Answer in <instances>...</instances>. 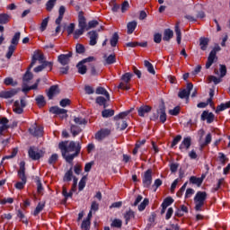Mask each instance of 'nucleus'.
I'll return each mask as SVG.
<instances>
[{
	"label": "nucleus",
	"mask_w": 230,
	"mask_h": 230,
	"mask_svg": "<svg viewBox=\"0 0 230 230\" xmlns=\"http://www.w3.org/2000/svg\"><path fill=\"white\" fill-rule=\"evenodd\" d=\"M59 150H61L62 157L66 161V163H73V159L75 157H78V154L82 150V146H80V142L75 141H64L59 143L58 145Z\"/></svg>",
	"instance_id": "f257e3e1"
},
{
	"label": "nucleus",
	"mask_w": 230,
	"mask_h": 230,
	"mask_svg": "<svg viewBox=\"0 0 230 230\" xmlns=\"http://www.w3.org/2000/svg\"><path fill=\"white\" fill-rule=\"evenodd\" d=\"M206 200H208V192L198 191L194 197V209L197 211H202V208H204Z\"/></svg>",
	"instance_id": "f03ea898"
},
{
	"label": "nucleus",
	"mask_w": 230,
	"mask_h": 230,
	"mask_svg": "<svg viewBox=\"0 0 230 230\" xmlns=\"http://www.w3.org/2000/svg\"><path fill=\"white\" fill-rule=\"evenodd\" d=\"M160 116V121L161 123H165L166 122V107L164 106V103H162L156 113H153V115L150 117V119L152 121H157L159 119Z\"/></svg>",
	"instance_id": "7ed1b4c3"
},
{
	"label": "nucleus",
	"mask_w": 230,
	"mask_h": 230,
	"mask_svg": "<svg viewBox=\"0 0 230 230\" xmlns=\"http://www.w3.org/2000/svg\"><path fill=\"white\" fill-rule=\"evenodd\" d=\"M21 39V32H16L11 40V45L8 47V51L5 55L6 58L10 60L12 58V55L15 51L17 48V44H19V40Z\"/></svg>",
	"instance_id": "20e7f679"
},
{
	"label": "nucleus",
	"mask_w": 230,
	"mask_h": 230,
	"mask_svg": "<svg viewBox=\"0 0 230 230\" xmlns=\"http://www.w3.org/2000/svg\"><path fill=\"white\" fill-rule=\"evenodd\" d=\"M29 157L32 159V161H39L41 157H44V151L38 149L35 146H31L28 151Z\"/></svg>",
	"instance_id": "39448f33"
},
{
	"label": "nucleus",
	"mask_w": 230,
	"mask_h": 230,
	"mask_svg": "<svg viewBox=\"0 0 230 230\" xmlns=\"http://www.w3.org/2000/svg\"><path fill=\"white\" fill-rule=\"evenodd\" d=\"M222 49L220 46L217 45L209 53V56L208 58V61L206 63V69H209L211 66H213V63L215 62V58H217V52L220 51Z\"/></svg>",
	"instance_id": "423d86ee"
},
{
	"label": "nucleus",
	"mask_w": 230,
	"mask_h": 230,
	"mask_svg": "<svg viewBox=\"0 0 230 230\" xmlns=\"http://www.w3.org/2000/svg\"><path fill=\"white\" fill-rule=\"evenodd\" d=\"M24 107H26V100L21 99V101H15L13 106V111L15 114H22L24 112Z\"/></svg>",
	"instance_id": "0eeeda50"
},
{
	"label": "nucleus",
	"mask_w": 230,
	"mask_h": 230,
	"mask_svg": "<svg viewBox=\"0 0 230 230\" xmlns=\"http://www.w3.org/2000/svg\"><path fill=\"white\" fill-rule=\"evenodd\" d=\"M18 177L19 180L22 181V182H27L28 178L26 177V162L22 161L20 163V168L18 170Z\"/></svg>",
	"instance_id": "6e6552de"
},
{
	"label": "nucleus",
	"mask_w": 230,
	"mask_h": 230,
	"mask_svg": "<svg viewBox=\"0 0 230 230\" xmlns=\"http://www.w3.org/2000/svg\"><path fill=\"white\" fill-rule=\"evenodd\" d=\"M142 182L144 188H150L152 184V170L148 169L145 172L143 177H142Z\"/></svg>",
	"instance_id": "1a4fd4ad"
},
{
	"label": "nucleus",
	"mask_w": 230,
	"mask_h": 230,
	"mask_svg": "<svg viewBox=\"0 0 230 230\" xmlns=\"http://www.w3.org/2000/svg\"><path fill=\"white\" fill-rule=\"evenodd\" d=\"M192 89H193V84L188 83L186 89H183L179 92L178 93L179 98H181V100H183L184 98H190V94Z\"/></svg>",
	"instance_id": "9d476101"
},
{
	"label": "nucleus",
	"mask_w": 230,
	"mask_h": 230,
	"mask_svg": "<svg viewBox=\"0 0 230 230\" xmlns=\"http://www.w3.org/2000/svg\"><path fill=\"white\" fill-rule=\"evenodd\" d=\"M71 57H73V52H69L68 54H61L58 57V62L61 64V66H68Z\"/></svg>",
	"instance_id": "9b49d317"
},
{
	"label": "nucleus",
	"mask_w": 230,
	"mask_h": 230,
	"mask_svg": "<svg viewBox=\"0 0 230 230\" xmlns=\"http://www.w3.org/2000/svg\"><path fill=\"white\" fill-rule=\"evenodd\" d=\"M29 132L34 137H42V132H44V129L42 128V127L34 124L31 128H29Z\"/></svg>",
	"instance_id": "f8f14e48"
},
{
	"label": "nucleus",
	"mask_w": 230,
	"mask_h": 230,
	"mask_svg": "<svg viewBox=\"0 0 230 230\" xmlns=\"http://www.w3.org/2000/svg\"><path fill=\"white\" fill-rule=\"evenodd\" d=\"M78 28H81L87 31V28H88L87 20L85 19V16H84L83 11H80L78 13Z\"/></svg>",
	"instance_id": "ddd939ff"
},
{
	"label": "nucleus",
	"mask_w": 230,
	"mask_h": 230,
	"mask_svg": "<svg viewBox=\"0 0 230 230\" xmlns=\"http://www.w3.org/2000/svg\"><path fill=\"white\" fill-rule=\"evenodd\" d=\"M37 60L40 62V64L44 63V54H40L39 52L34 53L29 69H31V67L37 64Z\"/></svg>",
	"instance_id": "4468645a"
},
{
	"label": "nucleus",
	"mask_w": 230,
	"mask_h": 230,
	"mask_svg": "<svg viewBox=\"0 0 230 230\" xmlns=\"http://www.w3.org/2000/svg\"><path fill=\"white\" fill-rule=\"evenodd\" d=\"M137 109L138 116H140V118H145V116H147L148 113L152 111V107L148 105H142Z\"/></svg>",
	"instance_id": "2eb2a0df"
},
{
	"label": "nucleus",
	"mask_w": 230,
	"mask_h": 230,
	"mask_svg": "<svg viewBox=\"0 0 230 230\" xmlns=\"http://www.w3.org/2000/svg\"><path fill=\"white\" fill-rule=\"evenodd\" d=\"M49 111L52 114L62 115L61 118H67V110L66 109L58 108V106H53Z\"/></svg>",
	"instance_id": "dca6fc26"
},
{
	"label": "nucleus",
	"mask_w": 230,
	"mask_h": 230,
	"mask_svg": "<svg viewBox=\"0 0 230 230\" xmlns=\"http://www.w3.org/2000/svg\"><path fill=\"white\" fill-rule=\"evenodd\" d=\"M107 136H111V131L109 128H103L95 134V139H97V141H102V139H105Z\"/></svg>",
	"instance_id": "f3484780"
},
{
	"label": "nucleus",
	"mask_w": 230,
	"mask_h": 230,
	"mask_svg": "<svg viewBox=\"0 0 230 230\" xmlns=\"http://www.w3.org/2000/svg\"><path fill=\"white\" fill-rule=\"evenodd\" d=\"M190 146H191V137H188L182 140L180 145V150L181 152H186L187 150H190Z\"/></svg>",
	"instance_id": "a211bd4d"
},
{
	"label": "nucleus",
	"mask_w": 230,
	"mask_h": 230,
	"mask_svg": "<svg viewBox=\"0 0 230 230\" xmlns=\"http://www.w3.org/2000/svg\"><path fill=\"white\" fill-rule=\"evenodd\" d=\"M46 67H49V71H51V69H53V62L44 61L40 66L34 68V73H40V71L46 69Z\"/></svg>",
	"instance_id": "6ab92c4d"
},
{
	"label": "nucleus",
	"mask_w": 230,
	"mask_h": 230,
	"mask_svg": "<svg viewBox=\"0 0 230 230\" xmlns=\"http://www.w3.org/2000/svg\"><path fill=\"white\" fill-rule=\"evenodd\" d=\"M8 123H10V120H8L6 117L0 119V125H2L0 126V136H3L4 130H8L10 128V125H8Z\"/></svg>",
	"instance_id": "aec40b11"
},
{
	"label": "nucleus",
	"mask_w": 230,
	"mask_h": 230,
	"mask_svg": "<svg viewBox=\"0 0 230 230\" xmlns=\"http://www.w3.org/2000/svg\"><path fill=\"white\" fill-rule=\"evenodd\" d=\"M47 94L49 96V100H53L54 96L60 94V89L58 88V85L50 86Z\"/></svg>",
	"instance_id": "412c9836"
},
{
	"label": "nucleus",
	"mask_w": 230,
	"mask_h": 230,
	"mask_svg": "<svg viewBox=\"0 0 230 230\" xmlns=\"http://www.w3.org/2000/svg\"><path fill=\"white\" fill-rule=\"evenodd\" d=\"M201 119L202 121H206L207 123H213V121H215V114L213 113H209L208 111H203L201 114Z\"/></svg>",
	"instance_id": "4be33fe9"
},
{
	"label": "nucleus",
	"mask_w": 230,
	"mask_h": 230,
	"mask_svg": "<svg viewBox=\"0 0 230 230\" xmlns=\"http://www.w3.org/2000/svg\"><path fill=\"white\" fill-rule=\"evenodd\" d=\"M15 94H17V90L12 89L9 91L1 92L0 98H5V99L13 98V96H15Z\"/></svg>",
	"instance_id": "5701e85b"
},
{
	"label": "nucleus",
	"mask_w": 230,
	"mask_h": 230,
	"mask_svg": "<svg viewBox=\"0 0 230 230\" xmlns=\"http://www.w3.org/2000/svg\"><path fill=\"white\" fill-rule=\"evenodd\" d=\"M205 175H202V177L198 178L196 176H191L190 178V182H191V184H196L199 188V186H202V182H204V179H205Z\"/></svg>",
	"instance_id": "b1692460"
},
{
	"label": "nucleus",
	"mask_w": 230,
	"mask_h": 230,
	"mask_svg": "<svg viewBox=\"0 0 230 230\" xmlns=\"http://www.w3.org/2000/svg\"><path fill=\"white\" fill-rule=\"evenodd\" d=\"M95 93L96 94H102L108 102H111V94H109L105 88L99 86L96 88Z\"/></svg>",
	"instance_id": "393cba45"
},
{
	"label": "nucleus",
	"mask_w": 230,
	"mask_h": 230,
	"mask_svg": "<svg viewBox=\"0 0 230 230\" xmlns=\"http://www.w3.org/2000/svg\"><path fill=\"white\" fill-rule=\"evenodd\" d=\"M88 35H90V46H96L98 40V34L96 31H92L88 32Z\"/></svg>",
	"instance_id": "a878e982"
},
{
	"label": "nucleus",
	"mask_w": 230,
	"mask_h": 230,
	"mask_svg": "<svg viewBox=\"0 0 230 230\" xmlns=\"http://www.w3.org/2000/svg\"><path fill=\"white\" fill-rule=\"evenodd\" d=\"M171 39H173V31L166 29L164 32L163 40H165V42H169Z\"/></svg>",
	"instance_id": "bb28decb"
},
{
	"label": "nucleus",
	"mask_w": 230,
	"mask_h": 230,
	"mask_svg": "<svg viewBox=\"0 0 230 230\" xmlns=\"http://www.w3.org/2000/svg\"><path fill=\"white\" fill-rule=\"evenodd\" d=\"M180 22H178L175 25L174 31L176 33V40L178 44H181L182 39V33L181 32V28L179 27Z\"/></svg>",
	"instance_id": "cd10ccee"
},
{
	"label": "nucleus",
	"mask_w": 230,
	"mask_h": 230,
	"mask_svg": "<svg viewBox=\"0 0 230 230\" xmlns=\"http://www.w3.org/2000/svg\"><path fill=\"white\" fill-rule=\"evenodd\" d=\"M127 28L128 35H131V33H134L136 28H137V22H129L127 25Z\"/></svg>",
	"instance_id": "c85d7f7f"
},
{
	"label": "nucleus",
	"mask_w": 230,
	"mask_h": 230,
	"mask_svg": "<svg viewBox=\"0 0 230 230\" xmlns=\"http://www.w3.org/2000/svg\"><path fill=\"white\" fill-rule=\"evenodd\" d=\"M130 112H132V110L119 113L118 115H116L114 117L115 121L125 119V118H127V116H128V114H130Z\"/></svg>",
	"instance_id": "c756f323"
},
{
	"label": "nucleus",
	"mask_w": 230,
	"mask_h": 230,
	"mask_svg": "<svg viewBox=\"0 0 230 230\" xmlns=\"http://www.w3.org/2000/svg\"><path fill=\"white\" fill-rule=\"evenodd\" d=\"M208 44H209V40L208 38L199 39V46L202 51H206V49H208Z\"/></svg>",
	"instance_id": "7c9ffc66"
},
{
	"label": "nucleus",
	"mask_w": 230,
	"mask_h": 230,
	"mask_svg": "<svg viewBox=\"0 0 230 230\" xmlns=\"http://www.w3.org/2000/svg\"><path fill=\"white\" fill-rule=\"evenodd\" d=\"M84 63L80 61L77 65L76 67L78 69L79 75H85L87 73V66L84 65Z\"/></svg>",
	"instance_id": "2f4dec72"
},
{
	"label": "nucleus",
	"mask_w": 230,
	"mask_h": 230,
	"mask_svg": "<svg viewBox=\"0 0 230 230\" xmlns=\"http://www.w3.org/2000/svg\"><path fill=\"white\" fill-rule=\"evenodd\" d=\"M116 125H117L118 130H125V128L128 127L127 120H123V119L117 120Z\"/></svg>",
	"instance_id": "473e14b6"
},
{
	"label": "nucleus",
	"mask_w": 230,
	"mask_h": 230,
	"mask_svg": "<svg viewBox=\"0 0 230 230\" xmlns=\"http://www.w3.org/2000/svg\"><path fill=\"white\" fill-rule=\"evenodd\" d=\"M144 66L146 67L148 73L151 75H155V69H154V65H152V63H150L148 60H145Z\"/></svg>",
	"instance_id": "72a5a7b5"
},
{
	"label": "nucleus",
	"mask_w": 230,
	"mask_h": 230,
	"mask_svg": "<svg viewBox=\"0 0 230 230\" xmlns=\"http://www.w3.org/2000/svg\"><path fill=\"white\" fill-rule=\"evenodd\" d=\"M95 102L98 105L103 106L104 109H106L107 102H109V101L107 99H105V97H103V96H99L96 98Z\"/></svg>",
	"instance_id": "f704fd0d"
},
{
	"label": "nucleus",
	"mask_w": 230,
	"mask_h": 230,
	"mask_svg": "<svg viewBox=\"0 0 230 230\" xmlns=\"http://www.w3.org/2000/svg\"><path fill=\"white\" fill-rule=\"evenodd\" d=\"M119 40V35H118V32H114V34L112 35L110 40L111 48H116Z\"/></svg>",
	"instance_id": "c9c22d12"
},
{
	"label": "nucleus",
	"mask_w": 230,
	"mask_h": 230,
	"mask_svg": "<svg viewBox=\"0 0 230 230\" xmlns=\"http://www.w3.org/2000/svg\"><path fill=\"white\" fill-rule=\"evenodd\" d=\"M71 134L73 135L74 137H76L80 132H82V128L76 125H72L70 128Z\"/></svg>",
	"instance_id": "e433bc0d"
},
{
	"label": "nucleus",
	"mask_w": 230,
	"mask_h": 230,
	"mask_svg": "<svg viewBox=\"0 0 230 230\" xmlns=\"http://www.w3.org/2000/svg\"><path fill=\"white\" fill-rule=\"evenodd\" d=\"M208 84H211V82H213L215 84V85H218V84H220V82H222V77H217L215 75H209L208 77Z\"/></svg>",
	"instance_id": "4c0bfd02"
},
{
	"label": "nucleus",
	"mask_w": 230,
	"mask_h": 230,
	"mask_svg": "<svg viewBox=\"0 0 230 230\" xmlns=\"http://www.w3.org/2000/svg\"><path fill=\"white\" fill-rule=\"evenodd\" d=\"M36 103L39 107H44V105H46V100L44 99V95H38L36 97Z\"/></svg>",
	"instance_id": "58836bf2"
},
{
	"label": "nucleus",
	"mask_w": 230,
	"mask_h": 230,
	"mask_svg": "<svg viewBox=\"0 0 230 230\" xmlns=\"http://www.w3.org/2000/svg\"><path fill=\"white\" fill-rule=\"evenodd\" d=\"M45 206H46V202H40L34 210V213H33L34 217H37V215H39V213H40V211L44 209Z\"/></svg>",
	"instance_id": "ea45409f"
},
{
	"label": "nucleus",
	"mask_w": 230,
	"mask_h": 230,
	"mask_svg": "<svg viewBox=\"0 0 230 230\" xmlns=\"http://www.w3.org/2000/svg\"><path fill=\"white\" fill-rule=\"evenodd\" d=\"M55 4H57V0H49L46 4L47 12H51L55 8Z\"/></svg>",
	"instance_id": "a19ab883"
},
{
	"label": "nucleus",
	"mask_w": 230,
	"mask_h": 230,
	"mask_svg": "<svg viewBox=\"0 0 230 230\" xmlns=\"http://www.w3.org/2000/svg\"><path fill=\"white\" fill-rule=\"evenodd\" d=\"M10 22V15L6 13L0 14V24H7Z\"/></svg>",
	"instance_id": "79ce46f5"
},
{
	"label": "nucleus",
	"mask_w": 230,
	"mask_h": 230,
	"mask_svg": "<svg viewBox=\"0 0 230 230\" xmlns=\"http://www.w3.org/2000/svg\"><path fill=\"white\" fill-rule=\"evenodd\" d=\"M134 217H135L134 211L130 209L127 211L126 214L124 215L126 224H128L129 220H131V218H134Z\"/></svg>",
	"instance_id": "37998d69"
},
{
	"label": "nucleus",
	"mask_w": 230,
	"mask_h": 230,
	"mask_svg": "<svg viewBox=\"0 0 230 230\" xmlns=\"http://www.w3.org/2000/svg\"><path fill=\"white\" fill-rule=\"evenodd\" d=\"M72 179H73V170L70 169L69 171H67V172L65 173V176H64L63 181H64L65 182H69V181H72Z\"/></svg>",
	"instance_id": "c03bdc74"
},
{
	"label": "nucleus",
	"mask_w": 230,
	"mask_h": 230,
	"mask_svg": "<svg viewBox=\"0 0 230 230\" xmlns=\"http://www.w3.org/2000/svg\"><path fill=\"white\" fill-rule=\"evenodd\" d=\"M114 115V110H104L102 111V118H112Z\"/></svg>",
	"instance_id": "a18cd8bd"
},
{
	"label": "nucleus",
	"mask_w": 230,
	"mask_h": 230,
	"mask_svg": "<svg viewBox=\"0 0 230 230\" xmlns=\"http://www.w3.org/2000/svg\"><path fill=\"white\" fill-rule=\"evenodd\" d=\"M4 84L6 85H12L13 87H15L17 85V81H13V78L12 77H6L4 81Z\"/></svg>",
	"instance_id": "49530a36"
},
{
	"label": "nucleus",
	"mask_w": 230,
	"mask_h": 230,
	"mask_svg": "<svg viewBox=\"0 0 230 230\" xmlns=\"http://www.w3.org/2000/svg\"><path fill=\"white\" fill-rule=\"evenodd\" d=\"M81 229L83 230L91 229V221H89V219H84L81 225Z\"/></svg>",
	"instance_id": "de8ad7c7"
},
{
	"label": "nucleus",
	"mask_w": 230,
	"mask_h": 230,
	"mask_svg": "<svg viewBox=\"0 0 230 230\" xmlns=\"http://www.w3.org/2000/svg\"><path fill=\"white\" fill-rule=\"evenodd\" d=\"M75 51L79 55H82V54L85 53V47L80 43H77L75 46Z\"/></svg>",
	"instance_id": "09e8293b"
},
{
	"label": "nucleus",
	"mask_w": 230,
	"mask_h": 230,
	"mask_svg": "<svg viewBox=\"0 0 230 230\" xmlns=\"http://www.w3.org/2000/svg\"><path fill=\"white\" fill-rule=\"evenodd\" d=\"M48 22H49V17L45 18L40 24V31H45L46 28H48Z\"/></svg>",
	"instance_id": "8fccbe9b"
},
{
	"label": "nucleus",
	"mask_w": 230,
	"mask_h": 230,
	"mask_svg": "<svg viewBox=\"0 0 230 230\" xmlns=\"http://www.w3.org/2000/svg\"><path fill=\"white\" fill-rule=\"evenodd\" d=\"M219 73L220 78H224V76L227 75V67L226 66V65H220Z\"/></svg>",
	"instance_id": "3c124183"
},
{
	"label": "nucleus",
	"mask_w": 230,
	"mask_h": 230,
	"mask_svg": "<svg viewBox=\"0 0 230 230\" xmlns=\"http://www.w3.org/2000/svg\"><path fill=\"white\" fill-rule=\"evenodd\" d=\"M173 202V199L172 197L165 198L162 203V206L164 208H168V206H172V203Z\"/></svg>",
	"instance_id": "603ef678"
},
{
	"label": "nucleus",
	"mask_w": 230,
	"mask_h": 230,
	"mask_svg": "<svg viewBox=\"0 0 230 230\" xmlns=\"http://www.w3.org/2000/svg\"><path fill=\"white\" fill-rule=\"evenodd\" d=\"M116 62V55L111 54L108 58H106V64L111 66V64H115Z\"/></svg>",
	"instance_id": "864d4df0"
},
{
	"label": "nucleus",
	"mask_w": 230,
	"mask_h": 230,
	"mask_svg": "<svg viewBox=\"0 0 230 230\" xmlns=\"http://www.w3.org/2000/svg\"><path fill=\"white\" fill-rule=\"evenodd\" d=\"M84 31H86L85 29L79 28L74 32V39H79L81 35H84Z\"/></svg>",
	"instance_id": "5fc2aeb1"
},
{
	"label": "nucleus",
	"mask_w": 230,
	"mask_h": 230,
	"mask_svg": "<svg viewBox=\"0 0 230 230\" xmlns=\"http://www.w3.org/2000/svg\"><path fill=\"white\" fill-rule=\"evenodd\" d=\"M30 80H33V74L30 71H27L23 75V82H30Z\"/></svg>",
	"instance_id": "6e6d98bb"
},
{
	"label": "nucleus",
	"mask_w": 230,
	"mask_h": 230,
	"mask_svg": "<svg viewBox=\"0 0 230 230\" xmlns=\"http://www.w3.org/2000/svg\"><path fill=\"white\" fill-rule=\"evenodd\" d=\"M58 161V155L53 154L49 158V164H55Z\"/></svg>",
	"instance_id": "4d7b16f0"
},
{
	"label": "nucleus",
	"mask_w": 230,
	"mask_h": 230,
	"mask_svg": "<svg viewBox=\"0 0 230 230\" xmlns=\"http://www.w3.org/2000/svg\"><path fill=\"white\" fill-rule=\"evenodd\" d=\"M148 199H145L143 200V202L138 206V210L140 211H145V209L146 208V206H148Z\"/></svg>",
	"instance_id": "13d9d810"
},
{
	"label": "nucleus",
	"mask_w": 230,
	"mask_h": 230,
	"mask_svg": "<svg viewBox=\"0 0 230 230\" xmlns=\"http://www.w3.org/2000/svg\"><path fill=\"white\" fill-rule=\"evenodd\" d=\"M186 186H188V182H185L181 188L177 191L176 195L177 197H182V195L184 194V191H186Z\"/></svg>",
	"instance_id": "bf43d9fd"
},
{
	"label": "nucleus",
	"mask_w": 230,
	"mask_h": 230,
	"mask_svg": "<svg viewBox=\"0 0 230 230\" xmlns=\"http://www.w3.org/2000/svg\"><path fill=\"white\" fill-rule=\"evenodd\" d=\"M132 79V74L131 73H126L122 75V80L126 84H128L130 80Z\"/></svg>",
	"instance_id": "052dcab7"
},
{
	"label": "nucleus",
	"mask_w": 230,
	"mask_h": 230,
	"mask_svg": "<svg viewBox=\"0 0 230 230\" xmlns=\"http://www.w3.org/2000/svg\"><path fill=\"white\" fill-rule=\"evenodd\" d=\"M98 24H100V23L96 20L90 21L88 22L87 31H89V30L93 29V28H96V26H98Z\"/></svg>",
	"instance_id": "680f3d73"
},
{
	"label": "nucleus",
	"mask_w": 230,
	"mask_h": 230,
	"mask_svg": "<svg viewBox=\"0 0 230 230\" xmlns=\"http://www.w3.org/2000/svg\"><path fill=\"white\" fill-rule=\"evenodd\" d=\"M73 190H71L70 192H67V189L66 187H63V191L62 194L65 197V199H69L71 197H73Z\"/></svg>",
	"instance_id": "e2e57ef3"
},
{
	"label": "nucleus",
	"mask_w": 230,
	"mask_h": 230,
	"mask_svg": "<svg viewBox=\"0 0 230 230\" xmlns=\"http://www.w3.org/2000/svg\"><path fill=\"white\" fill-rule=\"evenodd\" d=\"M181 139H182L181 135L176 136L172 142L171 148H173V146H177Z\"/></svg>",
	"instance_id": "0e129e2a"
},
{
	"label": "nucleus",
	"mask_w": 230,
	"mask_h": 230,
	"mask_svg": "<svg viewBox=\"0 0 230 230\" xmlns=\"http://www.w3.org/2000/svg\"><path fill=\"white\" fill-rule=\"evenodd\" d=\"M36 184H37V192L38 193H42L44 191V188H42V183L40 182V179L36 180Z\"/></svg>",
	"instance_id": "69168bd1"
},
{
	"label": "nucleus",
	"mask_w": 230,
	"mask_h": 230,
	"mask_svg": "<svg viewBox=\"0 0 230 230\" xmlns=\"http://www.w3.org/2000/svg\"><path fill=\"white\" fill-rule=\"evenodd\" d=\"M211 139H212L211 133H208L205 137V141L202 144V146H208V145L211 143Z\"/></svg>",
	"instance_id": "338daca9"
},
{
	"label": "nucleus",
	"mask_w": 230,
	"mask_h": 230,
	"mask_svg": "<svg viewBox=\"0 0 230 230\" xmlns=\"http://www.w3.org/2000/svg\"><path fill=\"white\" fill-rule=\"evenodd\" d=\"M122 224L123 223L121 222L120 219H114L113 222L111 223V226L119 228V227H121Z\"/></svg>",
	"instance_id": "774afa93"
}]
</instances>
